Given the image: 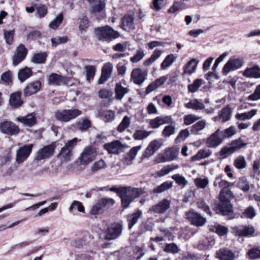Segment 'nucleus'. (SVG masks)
<instances>
[{"label": "nucleus", "instance_id": "44", "mask_svg": "<svg viewBox=\"0 0 260 260\" xmlns=\"http://www.w3.org/2000/svg\"><path fill=\"white\" fill-rule=\"evenodd\" d=\"M172 186L173 184L171 182L166 181L154 188L153 191L154 193H161L172 188Z\"/></svg>", "mask_w": 260, "mask_h": 260}, {"label": "nucleus", "instance_id": "47", "mask_svg": "<svg viewBox=\"0 0 260 260\" xmlns=\"http://www.w3.org/2000/svg\"><path fill=\"white\" fill-rule=\"evenodd\" d=\"M237 186L244 192L248 191L250 188L249 182L245 177H241L239 179Z\"/></svg>", "mask_w": 260, "mask_h": 260}, {"label": "nucleus", "instance_id": "20", "mask_svg": "<svg viewBox=\"0 0 260 260\" xmlns=\"http://www.w3.org/2000/svg\"><path fill=\"white\" fill-rule=\"evenodd\" d=\"M172 118L171 116H157L149 121V126L152 128H157L161 125L166 123H172Z\"/></svg>", "mask_w": 260, "mask_h": 260}, {"label": "nucleus", "instance_id": "63", "mask_svg": "<svg viewBox=\"0 0 260 260\" xmlns=\"http://www.w3.org/2000/svg\"><path fill=\"white\" fill-rule=\"evenodd\" d=\"M76 209L79 212L82 213H85L84 207L82 205V203L77 201H74L71 204L69 211L72 212V210Z\"/></svg>", "mask_w": 260, "mask_h": 260}, {"label": "nucleus", "instance_id": "40", "mask_svg": "<svg viewBox=\"0 0 260 260\" xmlns=\"http://www.w3.org/2000/svg\"><path fill=\"white\" fill-rule=\"evenodd\" d=\"M107 165L105 161L103 159H100L95 161L90 167V170L92 173H96L99 171L105 169Z\"/></svg>", "mask_w": 260, "mask_h": 260}, {"label": "nucleus", "instance_id": "28", "mask_svg": "<svg viewBox=\"0 0 260 260\" xmlns=\"http://www.w3.org/2000/svg\"><path fill=\"white\" fill-rule=\"evenodd\" d=\"M99 116L105 122L113 120L115 117V112L111 110H100L98 112Z\"/></svg>", "mask_w": 260, "mask_h": 260}, {"label": "nucleus", "instance_id": "43", "mask_svg": "<svg viewBox=\"0 0 260 260\" xmlns=\"http://www.w3.org/2000/svg\"><path fill=\"white\" fill-rule=\"evenodd\" d=\"M131 118L128 116H125L122 119L121 122L118 125L117 130L120 132H123L131 124Z\"/></svg>", "mask_w": 260, "mask_h": 260}, {"label": "nucleus", "instance_id": "64", "mask_svg": "<svg viewBox=\"0 0 260 260\" xmlns=\"http://www.w3.org/2000/svg\"><path fill=\"white\" fill-rule=\"evenodd\" d=\"M247 100L252 101L260 100V84L256 86L254 92L247 97Z\"/></svg>", "mask_w": 260, "mask_h": 260}, {"label": "nucleus", "instance_id": "1", "mask_svg": "<svg viewBox=\"0 0 260 260\" xmlns=\"http://www.w3.org/2000/svg\"><path fill=\"white\" fill-rule=\"evenodd\" d=\"M109 190L116 192L120 197L121 206L124 208L128 207L134 200L142 194L144 191L142 188L128 187H113Z\"/></svg>", "mask_w": 260, "mask_h": 260}, {"label": "nucleus", "instance_id": "2", "mask_svg": "<svg viewBox=\"0 0 260 260\" xmlns=\"http://www.w3.org/2000/svg\"><path fill=\"white\" fill-rule=\"evenodd\" d=\"M94 33L99 40L110 42L119 37V34L108 25L97 27Z\"/></svg>", "mask_w": 260, "mask_h": 260}, {"label": "nucleus", "instance_id": "31", "mask_svg": "<svg viewBox=\"0 0 260 260\" xmlns=\"http://www.w3.org/2000/svg\"><path fill=\"white\" fill-rule=\"evenodd\" d=\"M232 114V109L228 105L220 111L219 114V119L221 120L222 122H226L231 119Z\"/></svg>", "mask_w": 260, "mask_h": 260}, {"label": "nucleus", "instance_id": "8", "mask_svg": "<svg viewBox=\"0 0 260 260\" xmlns=\"http://www.w3.org/2000/svg\"><path fill=\"white\" fill-rule=\"evenodd\" d=\"M82 114V111L78 109L64 110L58 111L55 113V116L57 120L67 122L75 118Z\"/></svg>", "mask_w": 260, "mask_h": 260}, {"label": "nucleus", "instance_id": "62", "mask_svg": "<svg viewBox=\"0 0 260 260\" xmlns=\"http://www.w3.org/2000/svg\"><path fill=\"white\" fill-rule=\"evenodd\" d=\"M62 20H63V14L62 13H60L56 17V18L50 23V24H49L50 27L53 29H55L61 23Z\"/></svg>", "mask_w": 260, "mask_h": 260}, {"label": "nucleus", "instance_id": "52", "mask_svg": "<svg viewBox=\"0 0 260 260\" xmlns=\"http://www.w3.org/2000/svg\"><path fill=\"white\" fill-rule=\"evenodd\" d=\"M164 250L168 253L176 254L179 252V249L175 243H172L167 244L164 248Z\"/></svg>", "mask_w": 260, "mask_h": 260}, {"label": "nucleus", "instance_id": "17", "mask_svg": "<svg viewBox=\"0 0 260 260\" xmlns=\"http://www.w3.org/2000/svg\"><path fill=\"white\" fill-rule=\"evenodd\" d=\"M162 146V142L160 140H154L151 141L146 149L145 150L142 155L143 158H148L153 155Z\"/></svg>", "mask_w": 260, "mask_h": 260}, {"label": "nucleus", "instance_id": "14", "mask_svg": "<svg viewBox=\"0 0 260 260\" xmlns=\"http://www.w3.org/2000/svg\"><path fill=\"white\" fill-rule=\"evenodd\" d=\"M27 54V50L25 47L20 44L16 48L13 57V64L16 66L24 59Z\"/></svg>", "mask_w": 260, "mask_h": 260}, {"label": "nucleus", "instance_id": "42", "mask_svg": "<svg viewBox=\"0 0 260 260\" xmlns=\"http://www.w3.org/2000/svg\"><path fill=\"white\" fill-rule=\"evenodd\" d=\"M234 166L238 169L242 170L246 167L247 163L243 155H239L234 160Z\"/></svg>", "mask_w": 260, "mask_h": 260}, {"label": "nucleus", "instance_id": "4", "mask_svg": "<svg viewBox=\"0 0 260 260\" xmlns=\"http://www.w3.org/2000/svg\"><path fill=\"white\" fill-rule=\"evenodd\" d=\"M246 145L247 144L244 143L241 138L233 140L228 145L221 148L219 155L222 158H226Z\"/></svg>", "mask_w": 260, "mask_h": 260}, {"label": "nucleus", "instance_id": "54", "mask_svg": "<svg viewBox=\"0 0 260 260\" xmlns=\"http://www.w3.org/2000/svg\"><path fill=\"white\" fill-rule=\"evenodd\" d=\"M172 178L175 181L176 183L179 185H182L184 187L187 183L188 181L182 176L179 174H175L172 176Z\"/></svg>", "mask_w": 260, "mask_h": 260}, {"label": "nucleus", "instance_id": "25", "mask_svg": "<svg viewBox=\"0 0 260 260\" xmlns=\"http://www.w3.org/2000/svg\"><path fill=\"white\" fill-rule=\"evenodd\" d=\"M216 255L221 260H233L235 257V253L231 250L225 248L218 250Z\"/></svg>", "mask_w": 260, "mask_h": 260}, {"label": "nucleus", "instance_id": "50", "mask_svg": "<svg viewBox=\"0 0 260 260\" xmlns=\"http://www.w3.org/2000/svg\"><path fill=\"white\" fill-rule=\"evenodd\" d=\"M209 183L208 177H200L196 178V186L199 188L205 189Z\"/></svg>", "mask_w": 260, "mask_h": 260}, {"label": "nucleus", "instance_id": "13", "mask_svg": "<svg viewBox=\"0 0 260 260\" xmlns=\"http://www.w3.org/2000/svg\"><path fill=\"white\" fill-rule=\"evenodd\" d=\"M148 75V72L140 68L134 69L131 73V79L134 83L141 85L146 80Z\"/></svg>", "mask_w": 260, "mask_h": 260}, {"label": "nucleus", "instance_id": "59", "mask_svg": "<svg viewBox=\"0 0 260 260\" xmlns=\"http://www.w3.org/2000/svg\"><path fill=\"white\" fill-rule=\"evenodd\" d=\"M78 128L83 131H86L91 127L90 121L87 119H84L82 121H79L77 123Z\"/></svg>", "mask_w": 260, "mask_h": 260}, {"label": "nucleus", "instance_id": "57", "mask_svg": "<svg viewBox=\"0 0 260 260\" xmlns=\"http://www.w3.org/2000/svg\"><path fill=\"white\" fill-rule=\"evenodd\" d=\"M245 218L253 219L256 215V212L254 208L251 206L247 207L242 213Z\"/></svg>", "mask_w": 260, "mask_h": 260}, {"label": "nucleus", "instance_id": "41", "mask_svg": "<svg viewBox=\"0 0 260 260\" xmlns=\"http://www.w3.org/2000/svg\"><path fill=\"white\" fill-rule=\"evenodd\" d=\"M31 75L32 71L31 69L26 67L19 71L18 74V77L20 81L23 82L30 77Z\"/></svg>", "mask_w": 260, "mask_h": 260}, {"label": "nucleus", "instance_id": "27", "mask_svg": "<svg viewBox=\"0 0 260 260\" xmlns=\"http://www.w3.org/2000/svg\"><path fill=\"white\" fill-rule=\"evenodd\" d=\"M242 74L246 77L259 78H260V68L257 66L248 68L243 71Z\"/></svg>", "mask_w": 260, "mask_h": 260}, {"label": "nucleus", "instance_id": "48", "mask_svg": "<svg viewBox=\"0 0 260 260\" xmlns=\"http://www.w3.org/2000/svg\"><path fill=\"white\" fill-rule=\"evenodd\" d=\"M145 55L144 49L140 48L136 51V54L130 58V60L133 63H137L141 60Z\"/></svg>", "mask_w": 260, "mask_h": 260}, {"label": "nucleus", "instance_id": "61", "mask_svg": "<svg viewBox=\"0 0 260 260\" xmlns=\"http://www.w3.org/2000/svg\"><path fill=\"white\" fill-rule=\"evenodd\" d=\"M211 154V151L208 148L199 150L196 154V159H204L208 157Z\"/></svg>", "mask_w": 260, "mask_h": 260}, {"label": "nucleus", "instance_id": "35", "mask_svg": "<svg viewBox=\"0 0 260 260\" xmlns=\"http://www.w3.org/2000/svg\"><path fill=\"white\" fill-rule=\"evenodd\" d=\"M9 102L10 105L14 108L20 107L22 104L20 93L16 92L12 94L10 96Z\"/></svg>", "mask_w": 260, "mask_h": 260}, {"label": "nucleus", "instance_id": "49", "mask_svg": "<svg viewBox=\"0 0 260 260\" xmlns=\"http://www.w3.org/2000/svg\"><path fill=\"white\" fill-rule=\"evenodd\" d=\"M175 57L174 54H170L167 55L164 61L161 63V68L162 70H165L170 67L175 61Z\"/></svg>", "mask_w": 260, "mask_h": 260}, {"label": "nucleus", "instance_id": "3", "mask_svg": "<svg viewBox=\"0 0 260 260\" xmlns=\"http://www.w3.org/2000/svg\"><path fill=\"white\" fill-rule=\"evenodd\" d=\"M233 194L218 196L219 203L216 207V211L222 215L227 216L233 213V207L230 200L234 198Z\"/></svg>", "mask_w": 260, "mask_h": 260}, {"label": "nucleus", "instance_id": "34", "mask_svg": "<svg viewBox=\"0 0 260 260\" xmlns=\"http://www.w3.org/2000/svg\"><path fill=\"white\" fill-rule=\"evenodd\" d=\"M134 17L130 15H125L122 19V26L124 29H134Z\"/></svg>", "mask_w": 260, "mask_h": 260}, {"label": "nucleus", "instance_id": "9", "mask_svg": "<svg viewBox=\"0 0 260 260\" xmlns=\"http://www.w3.org/2000/svg\"><path fill=\"white\" fill-rule=\"evenodd\" d=\"M56 147V143L52 142L40 149L35 154V159L38 161H40L51 157L54 154Z\"/></svg>", "mask_w": 260, "mask_h": 260}, {"label": "nucleus", "instance_id": "24", "mask_svg": "<svg viewBox=\"0 0 260 260\" xmlns=\"http://www.w3.org/2000/svg\"><path fill=\"white\" fill-rule=\"evenodd\" d=\"M41 83L40 81H36L28 84L24 89V95L29 96L37 93L41 88Z\"/></svg>", "mask_w": 260, "mask_h": 260}, {"label": "nucleus", "instance_id": "39", "mask_svg": "<svg viewBox=\"0 0 260 260\" xmlns=\"http://www.w3.org/2000/svg\"><path fill=\"white\" fill-rule=\"evenodd\" d=\"M162 52L160 50L155 49L151 55L150 57L145 60L143 64L145 66H149L156 60L161 55Z\"/></svg>", "mask_w": 260, "mask_h": 260}, {"label": "nucleus", "instance_id": "53", "mask_svg": "<svg viewBox=\"0 0 260 260\" xmlns=\"http://www.w3.org/2000/svg\"><path fill=\"white\" fill-rule=\"evenodd\" d=\"M86 77L88 81L92 79L95 75V68L93 66H86L85 67Z\"/></svg>", "mask_w": 260, "mask_h": 260}, {"label": "nucleus", "instance_id": "10", "mask_svg": "<svg viewBox=\"0 0 260 260\" xmlns=\"http://www.w3.org/2000/svg\"><path fill=\"white\" fill-rule=\"evenodd\" d=\"M122 225L118 223H113L108 228L105 232V239L112 240L117 238L122 233Z\"/></svg>", "mask_w": 260, "mask_h": 260}, {"label": "nucleus", "instance_id": "26", "mask_svg": "<svg viewBox=\"0 0 260 260\" xmlns=\"http://www.w3.org/2000/svg\"><path fill=\"white\" fill-rule=\"evenodd\" d=\"M114 91L115 93V99L121 101L124 95L129 91V89L122 86L121 83H117L115 85Z\"/></svg>", "mask_w": 260, "mask_h": 260}, {"label": "nucleus", "instance_id": "5", "mask_svg": "<svg viewBox=\"0 0 260 260\" xmlns=\"http://www.w3.org/2000/svg\"><path fill=\"white\" fill-rule=\"evenodd\" d=\"M78 141H80V140H79L77 138H75L66 143L57 156L62 162H67L71 160L72 156V150Z\"/></svg>", "mask_w": 260, "mask_h": 260}, {"label": "nucleus", "instance_id": "22", "mask_svg": "<svg viewBox=\"0 0 260 260\" xmlns=\"http://www.w3.org/2000/svg\"><path fill=\"white\" fill-rule=\"evenodd\" d=\"M113 70V65L110 62H107L103 66L102 70V75L99 78L98 83L99 84H103L110 77Z\"/></svg>", "mask_w": 260, "mask_h": 260}, {"label": "nucleus", "instance_id": "12", "mask_svg": "<svg viewBox=\"0 0 260 260\" xmlns=\"http://www.w3.org/2000/svg\"><path fill=\"white\" fill-rule=\"evenodd\" d=\"M243 63L242 59L231 58L223 67L222 72L223 75H226L230 72L241 68Z\"/></svg>", "mask_w": 260, "mask_h": 260}, {"label": "nucleus", "instance_id": "55", "mask_svg": "<svg viewBox=\"0 0 260 260\" xmlns=\"http://www.w3.org/2000/svg\"><path fill=\"white\" fill-rule=\"evenodd\" d=\"M99 201L100 202L103 209L109 208L110 206L113 205L115 203L114 199L108 198H101Z\"/></svg>", "mask_w": 260, "mask_h": 260}, {"label": "nucleus", "instance_id": "36", "mask_svg": "<svg viewBox=\"0 0 260 260\" xmlns=\"http://www.w3.org/2000/svg\"><path fill=\"white\" fill-rule=\"evenodd\" d=\"M179 153V150L175 148L167 149L164 154L165 161H171L175 159Z\"/></svg>", "mask_w": 260, "mask_h": 260}, {"label": "nucleus", "instance_id": "18", "mask_svg": "<svg viewBox=\"0 0 260 260\" xmlns=\"http://www.w3.org/2000/svg\"><path fill=\"white\" fill-rule=\"evenodd\" d=\"M223 141L220 134V129H218L212 134L206 140V145L209 148H215L219 146Z\"/></svg>", "mask_w": 260, "mask_h": 260}, {"label": "nucleus", "instance_id": "33", "mask_svg": "<svg viewBox=\"0 0 260 260\" xmlns=\"http://www.w3.org/2000/svg\"><path fill=\"white\" fill-rule=\"evenodd\" d=\"M48 83L53 85H59L65 81V78L55 73L51 74L48 77Z\"/></svg>", "mask_w": 260, "mask_h": 260}, {"label": "nucleus", "instance_id": "56", "mask_svg": "<svg viewBox=\"0 0 260 260\" xmlns=\"http://www.w3.org/2000/svg\"><path fill=\"white\" fill-rule=\"evenodd\" d=\"M185 4L182 2H175L173 5L168 10L169 13H174L175 12L183 10L184 8Z\"/></svg>", "mask_w": 260, "mask_h": 260}, {"label": "nucleus", "instance_id": "21", "mask_svg": "<svg viewBox=\"0 0 260 260\" xmlns=\"http://www.w3.org/2000/svg\"><path fill=\"white\" fill-rule=\"evenodd\" d=\"M124 146L119 141H114L110 143L105 144L104 148L109 153L118 154L123 151Z\"/></svg>", "mask_w": 260, "mask_h": 260}, {"label": "nucleus", "instance_id": "15", "mask_svg": "<svg viewBox=\"0 0 260 260\" xmlns=\"http://www.w3.org/2000/svg\"><path fill=\"white\" fill-rule=\"evenodd\" d=\"M0 130L2 133L8 135H16L19 132V128L14 123L5 121L0 124Z\"/></svg>", "mask_w": 260, "mask_h": 260}, {"label": "nucleus", "instance_id": "19", "mask_svg": "<svg viewBox=\"0 0 260 260\" xmlns=\"http://www.w3.org/2000/svg\"><path fill=\"white\" fill-rule=\"evenodd\" d=\"M170 207V201L164 199L158 204L152 206L149 209V212L158 214L165 213Z\"/></svg>", "mask_w": 260, "mask_h": 260}, {"label": "nucleus", "instance_id": "38", "mask_svg": "<svg viewBox=\"0 0 260 260\" xmlns=\"http://www.w3.org/2000/svg\"><path fill=\"white\" fill-rule=\"evenodd\" d=\"M151 133V131L137 129L133 134V137L136 140H143L149 136Z\"/></svg>", "mask_w": 260, "mask_h": 260}, {"label": "nucleus", "instance_id": "51", "mask_svg": "<svg viewBox=\"0 0 260 260\" xmlns=\"http://www.w3.org/2000/svg\"><path fill=\"white\" fill-rule=\"evenodd\" d=\"M142 146L141 145L133 147L130 149L127 154L126 159L132 161L134 160L138 152L141 149Z\"/></svg>", "mask_w": 260, "mask_h": 260}, {"label": "nucleus", "instance_id": "58", "mask_svg": "<svg viewBox=\"0 0 260 260\" xmlns=\"http://www.w3.org/2000/svg\"><path fill=\"white\" fill-rule=\"evenodd\" d=\"M248 255L251 259L260 258V247L251 248L248 251Z\"/></svg>", "mask_w": 260, "mask_h": 260}, {"label": "nucleus", "instance_id": "32", "mask_svg": "<svg viewBox=\"0 0 260 260\" xmlns=\"http://www.w3.org/2000/svg\"><path fill=\"white\" fill-rule=\"evenodd\" d=\"M18 120L28 126H31L36 123V118L34 113L28 114L24 117H19Z\"/></svg>", "mask_w": 260, "mask_h": 260}, {"label": "nucleus", "instance_id": "46", "mask_svg": "<svg viewBox=\"0 0 260 260\" xmlns=\"http://www.w3.org/2000/svg\"><path fill=\"white\" fill-rule=\"evenodd\" d=\"M236 133V128L234 126H231L230 127L225 129L223 131L220 130V134L222 137L223 140L225 138H229L234 135Z\"/></svg>", "mask_w": 260, "mask_h": 260}, {"label": "nucleus", "instance_id": "37", "mask_svg": "<svg viewBox=\"0 0 260 260\" xmlns=\"http://www.w3.org/2000/svg\"><path fill=\"white\" fill-rule=\"evenodd\" d=\"M257 113L256 109H252L251 111L242 113H238L236 114L235 118L239 120L244 121L248 120L253 117Z\"/></svg>", "mask_w": 260, "mask_h": 260}, {"label": "nucleus", "instance_id": "23", "mask_svg": "<svg viewBox=\"0 0 260 260\" xmlns=\"http://www.w3.org/2000/svg\"><path fill=\"white\" fill-rule=\"evenodd\" d=\"M167 76H161L160 78L155 80L151 83L146 88V92L148 94L156 89L157 88L163 85L167 80Z\"/></svg>", "mask_w": 260, "mask_h": 260}, {"label": "nucleus", "instance_id": "30", "mask_svg": "<svg viewBox=\"0 0 260 260\" xmlns=\"http://www.w3.org/2000/svg\"><path fill=\"white\" fill-rule=\"evenodd\" d=\"M89 4L99 2L100 3L96 7H91L90 10V12L93 13H103L106 5V0H87Z\"/></svg>", "mask_w": 260, "mask_h": 260}, {"label": "nucleus", "instance_id": "29", "mask_svg": "<svg viewBox=\"0 0 260 260\" xmlns=\"http://www.w3.org/2000/svg\"><path fill=\"white\" fill-rule=\"evenodd\" d=\"M142 214L141 210H137L136 212L129 214L127 216V221L129 229H131L133 226L138 222L139 219Z\"/></svg>", "mask_w": 260, "mask_h": 260}, {"label": "nucleus", "instance_id": "7", "mask_svg": "<svg viewBox=\"0 0 260 260\" xmlns=\"http://www.w3.org/2000/svg\"><path fill=\"white\" fill-rule=\"evenodd\" d=\"M222 177V175H218L215 178L213 182V186L214 187H219L221 188L218 196H228V195L233 194L229 188V187L233 185V183L223 179Z\"/></svg>", "mask_w": 260, "mask_h": 260}, {"label": "nucleus", "instance_id": "60", "mask_svg": "<svg viewBox=\"0 0 260 260\" xmlns=\"http://www.w3.org/2000/svg\"><path fill=\"white\" fill-rule=\"evenodd\" d=\"M195 70V59L193 58L191 59L186 64L184 73L186 74L191 75Z\"/></svg>", "mask_w": 260, "mask_h": 260}, {"label": "nucleus", "instance_id": "16", "mask_svg": "<svg viewBox=\"0 0 260 260\" xmlns=\"http://www.w3.org/2000/svg\"><path fill=\"white\" fill-rule=\"evenodd\" d=\"M255 232L252 226H236L232 228L233 234L238 236H248L252 235Z\"/></svg>", "mask_w": 260, "mask_h": 260}, {"label": "nucleus", "instance_id": "11", "mask_svg": "<svg viewBox=\"0 0 260 260\" xmlns=\"http://www.w3.org/2000/svg\"><path fill=\"white\" fill-rule=\"evenodd\" d=\"M33 148V144H29L20 147L16 151V162L20 164L24 162L30 154Z\"/></svg>", "mask_w": 260, "mask_h": 260}, {"label": "nucleus", "instance_id": "6", "mask_svg": "<svg viewBox=\"0 0 260 260\" xmlns=\"http://www.w3.org/2000/svg\"><path fill=\"white\" fill-rule=\"evenodd\" d=\"M96 155L97 152L95 148L91 146L85 147L78 157L80 164L87 166L95 159Z\"/></svg>", "mask_w": 260, "mask_h": 260}, {"label": "nucleus", "instance_id": "45", "mask_svg": "<svg viewBox=\"0 0 260 260\" xmlns=\"http://www.w3.org/2000/svg\"><path fill=\"white\" fill-rule=\"evenodd\" d=\"M47 56V53L45 52L35 53L31 61L36 63H43L46 59Z\"/></svg>", "mask_w": 260, "mask_h": 260}]
</instances>
